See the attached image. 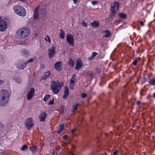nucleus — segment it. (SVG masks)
I'll use <instances>...</instances> for the list:
<instances>
[{"label":"nucleus","mask_w":155,"mask_h":155,"mask_svg":"<svg viewBox=\"0 0 155 155\" xmlns=\"http://www.w3.org/2000/svg\"><path fill=\"white\" fill-rule=\"evenodd\" d=\"M65 33L64 32L62 29H60V38L62 39H63L64 38Z\"/></svg>","instance_id":"obj_21"},{"label":"nucleus","mask_w":155,"mask_h":155,"mask_svg":"<svg viewBox=\"0 0 155 155\" xmlns=\"http://www.w3.org/2000/svg\"><path fill=\"white\" fill-rule=\"evenodd\" d=\"M148 82L150 84L152 85H155V78L150 79Z\"/></svg>","instance_id":"obj_22"},{"label":"nucleus","mask_w":155,"mask_h":155,"mask_svg":"<svg viewBox=\"0 0 155 155\" xmlns=\"http://www.w3.org/2000/svg\"><path fill=\"white\" fill-rule=\"evenodd\" d=\"M118 15L120 18L123 19H125L127 18V15L124 13H120Z\"/></svg>","instance_id":"obj_23"},{"label":"nucleus","mask_w":155,"mask_h":155,"mask_svg":"<svg viewBox=\"0 0 155 155\" xmlns=\"http://www.w3.org/2000/svg\"><path fill=\"white\" fill-rule=\"evenodd\" d=\"M74 40L73 36L72 35L68 34L67 36V41L68 44L72 46L74 45Z\"/></svg>","instance_id":"obj_6"},{"label":"nucleus","mask_w":155,"mask_h":155,"mask_svg":"<svg viewBox=\"0 0 155 155\" xmlns=\"http://www.w3.org/2000/svg\"><path fill=\"white\" fill-rule=\"evenodd\" d=\"M56 149V150H59V147H58V148H57Z\"/></svg>","instance_id":"obj_52"},{"label":"nucleus","mask_w":155,"mask_h":155,"mask_svg":"<svg viewBox=\"0 0 155 155\" xmlns=\"http://www.w3.org/2000/svg\"><path fill=\"white\" fill-rule=\"evenodd\" d=\"M69 90L68 87H66L64 89V94L63 98L64 99H65L67 98V96L69 95Z\"/></svg>","instance_id":"obj_16"},{"label":"nucleus","mask_w":155,"mask_h":155,"mask_svg":"<svg viewBox=\"0 0 155 155\" xmlns=\"http://www.w3.org/2000/svg\"><path fill=\"white\" fill-rule=\"evenodd\" d=\"M76 75L75 74H74L71 79L70 82L72 83H74L76 78Z\"/></svg>","instance_id":"obj_24"},{"label":"nucleus","mask_w":155,"mask_h":155,"mask_svg":"<svg viewBox=\"0 0 155 155\" xmlns=\"http://www.w3.org/2000/svg\"><path fill=\"white\" fill-rule=\"evenodd\" d=\"M68 64L70 65L71 67H73L74 66V62L71 59H70L68 61Z\"/></svg>","instance_id":"obj_26"},{"label":"nucleus","mask_w":155,"mask_h":155,"mask_svg":"<svg viewBox=\"0 0 155 155\" xmlns=\"http://www.w3.org/2000/svg\"><path fill=\"white\" fill-rule=\"evenodd\" d=\"M29 149L33 153H34L37 150V147L36 146H35L30 148Z\"/></svg>","instance_id":"obj_28"},{"label":"nucleus","mask_w":155,"mask_h":155,"mask_svg":"<svg viewBox=\"0 0 155 155\" xmlns=\"http://www.w3.org/2000/svg\"><path fill=\"white\" fill-rule=\"evenodd\" d=\"M25 125L28 130L31 129L34 125L32 118L30 117L26 119L25 122Z\"/></svg>","instance_id":"obj_5"},{"label":"nucleus","mask_w":155,"mask_h":155,"mask_svg":"<svg viewBox=\"0 0 155 155\" xmlns=\"http://www.w3.org/2000/svg\"><path fill=\"white\" fill-rule=\"evenodd\" d=\"M79 105L78 104L76 105H74L73 107V108L72 110V112L74 113L77 109V106Z\"/></svg>","instance_id":"obj_29"},{"label":"nucleus","mask_w":155,"mask_h":155,"mask_svg":"<svg viewBox=\"0 0 155 155\" xmlns=\"http://www.w3.org/2000/svg\"><path fill=\"white\" fill-rule=\"evenodd\" d=\"M74 83H71L69 84V87L72 89H73L74 88Z\"/></svg>","instance_id":"obj_34"},{"label":"nucleus","mask_w":155,"mask_h":155,"mask_svg":"<svg viewBox=\"0 0 155 155\" xmlns=\"http://www.w3.org/2000/svg\"><path fill=\"white\" fill-rule=\"evenodd\" d=\"M30 34V30L28 28H23L18 30L16 32V36L18 38L25 39Z\"/></svg>","instance_id":"obj_1"},{"label":"nucleus","mask_w":155,"mask_h":155,"mask_svg":"<svg viewBox=\"0 0 155 155\" xmlns=\"http://www.w3.org/2000/svg\"><path fill=\"white\" fill-rule=\"evenodd\" d=\"M40 6H39L38 7H37L35 9L34 14V18L35 19H37L38 18V12L39 11H40Z\"/></svg>","instance_id":"obj_14"},{"label":"nucleus","mask_w":155,"mask_h":155,"mask_svg":"<svg viewBox=\"0 0 155 155\" xmlns=\"http://www.w3.org/2000/svg\"><path fill=\"white\" fill-rule=\"evenodd\" d=\"M51 75V72L49 71H48L46 72L45 75H44L42 78L41 79L45 80L48 77H49Z\"/></svg>","instance_id":"obj_18"},{"label":"nucleus","mask_w":155,"mask_h":155,"mask_svg":"<svg viewBox=\"0 0 155 155\" xmlns=\"http://www.w3.org/2000/svg\"><path fill=\"white\" fill-rule=\"evenodd\" d=\"M74 4L78 3L81 1V0H72Z\"/></svg>","instance_id":"obj_36"},{"label":"nucleus","mask_w":155,"mask_h":155,"mask_svg":"<svg viewBox=\"0 0 155 155\" xmlns=\"http://www.w3.org/2000/svg\"><path fill=\"white\" fill-rule=\"evenodd\" d=\"M140 24L142 26H144V23L142 21H141L140 22Z\"/></svg>","instance_id":"obj_44"},{"label":"nucleus","mask_w":155,"mask_h":155,"mask_svg":"<svg viewBox=\"0 0 155 155\" xmlns=\"http://www.w3.org/2000/svg\"><path fill=\"white\" fill-rule=\"evenodd\" d=\"M28 148V146L26 145H24L22 147L21 150H24Z\"/></svg>","instance_id":"obj_32"},{"label":"nucleus","mask_w":155,"mask_h":155,"mask_svg":"<svg viewBox=\"0 0 155 155\" xmlns=\"http://www.w3.org/2000/svg\"><path fill=\"white\" fill-rule=\"evenodd\" d=\"M55 48L54 46H52L51 49L49 50V56L50 58H53L55 53Z\"/></svg>","instance_id":"obj_11"},{"label":"nucleus","mask_w":155,"mask_h":155,"mask_svg":"<svg viewBox=\"0 0 155 155\" xmlns=\"http://www.w3.org/2000/svg\"><path fill=\"white\" fill-rule=\"evenodd\" d=\"M117 153V151H115L114 153L113 154L114 155H116Z\"/></svg>","instance_id":"obj_49"},{"label":"nucleus","mask_w":155,"mask_h":155,"mask_svg":"<svg viewBox=\"0 0 155 155\" xmlns=\"http://www.w3.org/2000/svg\"><path fill=\"white\" fill-rule=\"evenodd\" d=\"M53 104V100H51L49 102L48 104L50 105Z\"/></svg>","instance_id":"obj_43"},{"label":"nucleus","mask_w":155,"mask_h":155,"mask_svg":"<svg viewBox=\"0 0 155 155\" xmlns=\"http://www.w3.org/2000/svg\"><path fill=\"white\" fill-rule=\"evenodd\" d=\"M69 155H73V153H71L69 154Z\"/></svg>","instance_id":"obj_53"},{"label":"nucleus","mask_w":155,"mask_h":155,"mask_svg":"<svg viewBox=\"0 0 155 155\" xmlns=\"http://www.w3.org/2000/svg\"><path fill=\"white\" fill-rule=\"evenodd\" d=\"M22 54L24 56H27L29 54V51L25 49H24L22 51Z\"/></svg>","instance_id":"obj_25"},{"label":"nucleus","mask_w":155,"mask_h":155,"mask_svg":"<svg viewBox=\"0 0 155 155\" xmlns=\"http://www.w3.org/2000/svg\"><path fill=\"white\" fill-rule=\"evenodd\" d=\"M21 79H18L16 80V82L18 83H20L21 82Z\"/></svg>","instance_id":"obj_42"},{"label":"nucleus","mask_w":155,"mask_h":155,"mask_svg":"<svg viewBox=\"0 0 155 155\" xmlns=\"http://www.w3.org/2000/svg\"><path fill=\"white\" fill-rule=\"evenodd\" d=\"M104 34L105 35H104L103 37L109 38L111 35L110 31L108 30H105L104 31Z\"/></svg>","instance_id":"obj_17"},{"label":"nucleus","mask_w":155,"mask_h":155,"mask_svg":"<svg viewBox=\"0 0 155 155\" xmlns=\"http://www.w3.org/2000/svg\"><path fill=\"white\" fill-rule=\"evenodd\" d=\"M91 25L93 27H98L99 25V22L97 21H94L93 22L91 23Z\"/></svg>","instance_id":"obj_19"},{"label":"nucleus","mask_w":155,"mask_h":155,"mask_svg":"<svg viewBox=\"0 0 155 155\" xmlns=\"http://www.w3.org/2000/svg\"><path fill=\"white\" fill-rule=\"evenodd\" d=\"M83 66V64L82 61L80 59H78L76 62V66L75 69L76 70H78L81 68Z\"/></svg>","instance_id":"obj_12"},{"label":"nucleus","mask_w":155,"mask_h":155,"mask_svg":"<svg viewBox=\"0 0 155 155\" xmlns=\"http://www.w3.org/2000/svg\"><path fill=\"white\" fill-rule=\"evenodd\" d=\"M153 97H154L155 98V93H153Z\"/></svg>","instance_id":"obj_51"},{"label":"nucleus","mask_w":155,"mask_h":155,"mask_svg":"<svg viewBox=\"0 0 155 155\" xmlns=\"http://www.w3.org/2000/svg\"><path fill=\"white\" fill-rule=\"evenodd\" d=\"M13 9L15 13L19 16L25 17L26 15L25 9L21 6L17 5L14 6Z\"/></svg>","instance_id":"obj_4"},{"label":"nucleus","mask_w":155,"mask_h":155,"mask_svg":"<svg viewBox=\"0 0 155 155\" xmlns=\"http://www.w3.org/2000/svg\"><path fill=\"white\" fill-rule=\"evenodd\" d=\"M45 40L46 41H48L49 42H51L50 38L48 35H47L46 38H45Z\"/></svg>","instance_id":"obj_35"},{"label":"nucleus","mask_w":155,"mask_h":155,"mask_svg":"<svg viewBox=\"0 0 155 155\" xmlns=\"http://www.w3.org/2000/svg\"><path fill=\"white\" fill-rule=\"evenodd\" d=\"M82 25L85 27L87 26V24L86 22L84 21H81Z\"/></svg>","instance_id":"obj_33"},{"label":"nucleus","mask_w":155,"mask_h":155,"mask_svg":"<svg viewBox=\"0 0 155 155\" xmlns=\"http://www.w3.org/2000/svg\"><path fill=\"white\" fill-rule=\"evenodd\" d=\"M64 125L62 124H61L58 127V132L59 134H60L62 131L63 130L64 128Z\"/></svg>","instance_id":"obj_20"},{"label":"nucleus","mask_w":155,"mask_h":155,"mask_svg":"<svg viewBox=\"0 0 155 155\" xmlns=\"http://www.w3.org/2000/svg\"><path fill=\"white\" fill-rule=\"evenodd\" d=\"M119 3L114 2L111 6V12L112 13H115L119 7Z\"/></svg>","instance_id":"obj_8"},{"label":"nucleus","mask_w":155,"mask_h":155,"mask_svg":"<svg viewBox=\"0 0 155 155\" xmlns=\"http://www.w3.org/2000/svg\"><path fill=\"white\" fill-rule=\"evenodd\" d=\"M44 10V9H43V10H42V11H43Z\"/></svg>","instance_id":"obj_54"},{"label":"nucleus","mask_w":155,"mask_h":155,"mask_svg":"<svg viewBox=\"0 0 155 155\" xmlns=\"http://www.w3.org/2000/svg\"><path fill=\"white\" fill-rule=\"evenodd\" d=\"M91 4H92L93 5H95L96 4H97V2L96 1H93L92 2H91Z\"/></svg>","instance_id":"obj_37"},{"label":"nucleus","mask_w":155,"mask_h":155,"mask_svg":"<svg viewBox=\"0 0 155 155\" xmlns=\"http://www.w3.org/2000/svg\"><path fill=\"white\" fill-rule=\"evenodd\" d=\"M64 85L63 82L60 83L58 81H52L51 82V89L53 92L55 94H58L62 86Z\"/></svg>","instance_id":"obj_3"},{"label":"nucleus","mask_w":155,"mask_h":155,"mask_svg":"<svg viewBox=\"0 0 155 155\" xmlns=\"http://www.w3.org/2000/svg\"><path fill=\"white\" fill-rule=\"evenodd\" d=\"M3 127V125L1 124H0V129L1 130V129H2Z\"/></svg>","instance_id":"obj_48"},{"label":"nucleus","mask_w":155,"mask_h":155,"mask_svg":"<svg viewBox=\"0 0 155 155\" xmlns=\"http://www.w3.org/2000/svg\"><path fill=\"white\" fill-rule=\"evenodd\" d=\"M50 97V95L49 94L46 95L44 98V101H46Z\"/></svg>","instance_id":"obj_31"},{"label":"nucleus","mask_w":155,"mask_h":155,"mask_svg":"<svg viewBox=\"0 0 155 155\" xmlns=\"http://www.w3.org/2000/svg\"><path fill=\"white\" fill-rule=\"evenodd\" d=\"M0 96L1 98L0 105H4L8 103L10 97V93L6 90L2 89L0 91Z\"/></svg>","instance_id":"obj_2"},{"label":"nucleus","mask_w":155,"mask_h":155,"mask_svg":"<svg viewBox=\"0 0 155 155\" xmlns=\"http://www.w3.org/2000/svg\"><path fill=\"white\" fill-rule=\"evenodd\" d=\"M87 94L84 93H82L81 94V96L82 98H85L87 96Z\"/></svg>","instance_id":"obj_38"},{"label":"nucleus","mask_w":155,"mask_h":155,"mask_svg":"<svg viewBox=\"0 0 155 155\" xmlns=\"http://www.w3.org/2000/svg\"><path fill=\"white\" fill-rule=\"evenodd\" d=\"M75 130L74 129H73L71 130V132L73 134H74V132L75 131Z\"/></svg>","instance_id":"obj_45"},{"label":"nucleus","mask_w":155,"mask_h":155,"mask_svg":"<svg viewBox=\"0 0 155 155\" xmlns=\"http://www.w3.org/2000/svg\"><path fill=\"white\" fill-rule=\"evenodd\" d=\"M20 0L23 2H26L27 0Z\"/></svg>","instance_id":"obj_50"},{"label":"nucleus","mask_w":155,"mask_h":155,"mask_svg":"<svg viewBox=\"0 0 155 155\" xmlns=\"http://www.w3.org/2000/svg\"><path fill=\"white\" fill-rule=\"evenodd\" d=\"M7 28V24L4 20L0 19V31H5Z\"/></svg>","instance_id":"obj_7"},{"label":"nucleus","mask_w":155,"mask_h":155,"mask_svg":"<svg viewBox=\"0 0 155 155\" xmlns=\"http://www.w3.org/2000/svg\"><path fill=\"white\" fill-rule=\"evenodd\" d=\"M33 61V58H31L29 60H28L26 62H27V63H28L29 62H32Z\"/></svg>","instance_id":"obj_40"},{"label":"nucleus","mask_w":155,"mask_h":155,"mask_svg":"<svg viewBox=\"0 0 155 155\" xmlns=\"http://www.w3.org/2000/svg\"><path fill=\"white\" fill-rule=\"evenodd\" d=\"M140 101H137V105H140Z\"/></svg>","instance_id":"obj_46"},{"label":"nucleus","mask_w":155,"mask_h":155,"mask_svg":"<svg viewBox=\"0 0 155 155\" xmlns=\"http://www.w3.org/2000/svg\"><path fill=\"white\" fill-rule=\"evenodd\" d=\"M85 75H87V77L91 78L93 74L91 72L88 71L85 73Z\"/></svg>","instance_id":"obj_27"},{"label":"nucleus","mask_w":155,"mask_h":155,"mask_svg":"<svg viewBox=\"0 0 155 155\" xmlns=\"http://www.w3.org/2000/svg\"><path fill=\"white\" fill-rule=\"evenodd\" d=\"M35 94V89L34 88H31L30 90L28 92L27 96V99L28 100H31L34 96Z\"/></svg>","instance_id":"obj_9"},{"label":"nucleus","mask_w":155,"mask_h":155,"mask_svg":"<svg viewBox=\"0 0 155 155\" xmlns=\"http://www.w3.org/2000/svg\"><path fill=\"white\" fill-rule=\"evenodd\" d=\"M4 83V81L1 80H0V85H1L2 84H3Z\"/></svg>","instance_id":"obj_47"},{"label":"nucleus","mask_w":155,"mask_h":155,"mask_svg":"<svg viewBox=\"0 0 155 155\" xmlns=\"http://www.w3.org/2000/svg\"><path fill=\"white\" fill-rule=\"evenodd\" d=\"M97 54V53L96 52H93L92 53V55H91V57H89V59L91 60L92 58H93L94 57L96 56V55Z\"/></svg>","instance_id":"obj_30"},{"label":"nucleus","mask_w":155,"mask_h":155,"mask_svg":"<svg viewBox=\"0 0 155 155\" xmlns=\"http://www.w3.org/2000/svg\"><path fill=\"white\" fill-rule=\"evenodd\" d=\"M27 62H25L24 61H20L17 64V67L20 69H23L27 66Z\"/></svg>","instance_id":"obj_10"},{"label":"nucleus","mask_w":155,"mask_h":155,"mask_svg":"<svg viewBox=\"0 0 155 155\" xmlns=\"http://www.w3.org/2000/svg\"><path fill=\"white\" fill-rule=\"evenodd\" d=\"M137 60H135L133 62V63L134 65H137Z\"/></svg>","instance_id":"obj_41"},{"label":"nucleus","mask_w":155,"mask_h":155,"mask_svg":"<svg viewBox=\"0 0 155 155\" xmlns=\"http://www.w3.org/2000/svg\"><path fill=\"white\" fill-rule=\"evenodd\" d=\"M68 137V135H65L63 137V139L64 140H66Z\"/></svg>","instance_id":"obj_39"},{"label":"nucleus","mask_w":155,"mask_h":155,"mask_svg":"<svg viewBox=\"0 0 155 155\" xmlns=\"http://www.w3.org/2000/svg\"><path fill=\"white\" fill-rule=\"evenodd\" d=\"M62 65V63L61 62H58L54 64V68L57 70L59 71L61 69Z\"/></svg>","instance_id":"obj_15"},{"label":"nucleus","mask_w":155,"mask_h":155,"mask_svg":"<svg viewBox=\"0 0 155 155\" xmlns=\"http://www.w3.org/2000/svg\"><path fill=\"white\" fill-rule=\"evenodd\" d=\"M47 116V114L45 112H43L40 114L38 118L40 121L42 122L45 120Z\"/></svg>","instance_id":"obj_13"}]
</instances>
